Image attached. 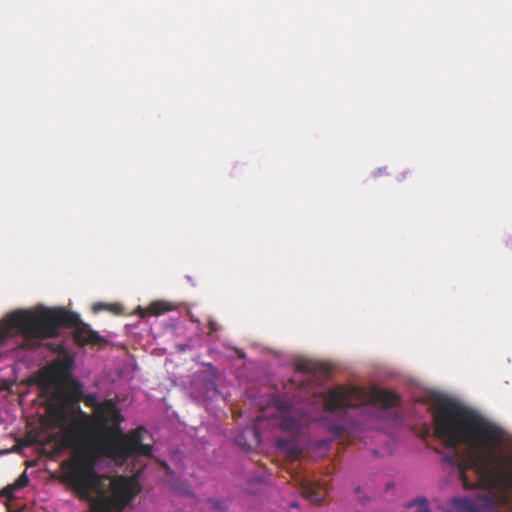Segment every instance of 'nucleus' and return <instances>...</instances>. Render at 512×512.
<instances>
[{
	"label": "nucleus",
	"mask_w": 512,
	"mask_h": 512,
	"mask_svg": "<svg viewBox=\"0 0 512 512\" xmlns=\"http://www.w3.org/2000/svg\"><path fill=\"white\" fill-rule=\"evenodd\" d=\"M300 485L303 496L309 499L312 503L320 504L324 500L326 491L321 486L304 478L301 479Z\"/></svg>",
	"instance_id": "7"
},
{
	"label": "nucleus",
	"mask_w": 512,
	"mask_h": 512,
	"mask_svg": "<svg viewBox=\"0 0 512 512\" xmlns=\"http://www.w3.org/2000/svg\"><path fill=\"white\" fill-rule=\"evenodd\" d=\"M453 504L459 511L469 512L473 509V503L468 498H455Z\"/></svg>",
	"instance_id": "11"
},
{
	"label": "nucleus",
	"mask_w": 512,
	"mask_h": 512,
	"mask_svg": "<svg viewBox=\"0 0 512 512\" xmlns=\"http://www.w3.org/2000/svg\"><path fill=\"white\" fill-rule=\"evenodd\" d=\"M316 417L302 409L287 407L279 411L274 419V424L282 431L291 433V437H278L276 439L277 449L289 459L296 460L302 454L298 435L301 430Z\"/></svg>",
	"instance_id": "5"
},
{
	"label": "nucleus",
	"mask_w": 512,
	"mask_h": 512,
	"mask_svg": "<svg viewBox=\"0 0 512 512\" xmlns=\"http://www.w3.org/2000/svg\"><path fill=\"white\" fill-rule=\"evenodd\" d=\"M16 490L17 489L14 487V485L12 483L0 491V497H5L8 500H12V499H14V493Z\"/></svg>",
	"instance_id": "16"
},
{
	"label": "nucleus",
	"mask_w": 512,
	"mask_h": 512,
	"mask_svg": "<svg viewBox=\"0 0 512 512\" xmlns=\"http://www.w3.org/2000/svg\"><path fill=\"white\" fill-rule=\"evenodd\" d=\"M244 435H250L252 436L253 438V443L252 444H249L247 445V448L250 449L253 445H259L260 444V434L259 432L257 431V429L255 428H246L244 431H243V434L240 436L239 439H241ZM240 444L241 443V440H238Z\"/></svg>",
	"instance_id": "13"
},
{
	"label": "nucleus",
	"mask_w": 512,
	"mask_h": 512,
	"mask_svg": "<svg viewBox=\"0 0 512 512\" xmlns=\"http://www.w3.org/2000/svg\"><path fill=\"white\" fill-rule=\"evenodd\" d=\"M87 404L94 408L91 419L78 406L79 416L62 430V445L76 450L77 454L64 464L67 471L61 480L80 500L89 503L88 512H122L139 493L138 484L132 479L118 477L111 482L110 496H106L95 466L103 457L122 463L132 457H149L152 445L143 443L147 433L143 426L123 432L121 424L125 418L112 399L101 403L94 401L93 404L88 400Z\"/></svg>",
	"instance_id": "1"
},
{
	"label": "nucleus",
	"mask_w": 512,
	"mask_h": 512,
	"mask_svg": "<svg viewBox=\"0 0 512 512\" xmlns=\"http://www.w3.org/2000/svg\"><path fill=\"white\" fill-rule=\"evenodd\" d=\"M326 415L321 417L326 429L336 438L341 437L350 427L349 410L367 404L384 409L396 406L400 398L387 390L373 389L366 392L357 386H337L319 395Z\"/></svg>",
	"instance_id": "4"
},
{
	"label": "nucleus",
	"mask_w": 512,
	"mask_h": 512,
	"mask_svg": "<svg viewBox=\"0 0 512 512\" xmlns=\"http://www.w3.org/2000/svg\"><path fill=\"white\" fill-rule=\"evenodd\" d=\"M60 326L74 328L72 337L78 346H96L105 342L103 337L81 320L79 314L63 307H40L35 310H16L2 320L0 322V347L9 338L21 335L23 337L22 348H36L41 340L56 337Z\"/></svg>",
	"instance_id": "3"
},
{
	"label": "nucleus",
	"mask_w": 512,
	"mask_h": 512,
	"mask_svg": "<svg viewBox=\"0 0 512 512\" xmlns=\"http://www.w3.org/2000/svg\"><path fill=\"white\" fill-rule=\"evenodd\" d=\"M55 395L56 398L63 404H78L83 398L82 386L79 382L72 380L68 388H58Z\"/></svg>",
	"instance_id": "6"
},
{
	"label": "nucleus",
	"mask_w": 512,
	"mask_h": 512,
	"mask_svg": "<svg viewBox=\"0 0 512 512\" xmlns=\"http://www.w3.org/2000/svg\"><path fill=\"white\" fill-rule=\"evenodd\" d=\"M121 307L117 304H109L104 302H97L93 305V311L95 313L107 310L113 313H118L120 311Z\"/></svg>",
	"instance_id": "12"
},
{
	"label": "nucleus",
	"mask_w": 512,
	"mask_h": 512,
	"mask_svg": "<svg viewBox=\"0 0 512 512\" xmlns=\"http://www.w3.org/2000/svg\"><path fill=\"white\" fill-rule=\"evenodd\" d=\"M29 478L27 476V473L24 471L13 483L14 487L19 490L21 488H24L28 485Z\"/></svg>",
	"instance_id": "14"
},
{
	"label": "nucleus",
	"mask_w": 512,
	"mask_h": 512,
	"mask_svg": "<svg viewBox=\"0 0 512 512\" xmlns=\"http://www.w3.org/2000/svg\"><path fill=\"white\" fill-rule=\"evenodd\" d=\"M433 424L435 435L452 449L465 445L471 453L466 460L447 455L454 465L459 459V477L466 490L484 488L491 494V505L512 501V455L495 448L502 442V430L473 409L445 397L436 396Z\"/></svg>",
	"instance_id": "2"
},
{
	"label": "nucleus",
	"mask_w": 512,
	"mask_h": 512,
	"mask_svg": "<svg viewBox=\"0 0 512 512\" xmlns=\"http://www.w3.org/2000/svg\"><path fill=\"white\" fill-rule=\"evenodd\" d=\"M209 329H210L211 333L216 332L219 330V326L214 320H210L209 321Z\"/></svg>",
	"instance_id": "17"
},
{
	"label": "nucleus",
	"mask_w": 512,
	"mask_h": 512,
	"mask_svg": "<svg viewBox=\"0 0 512 512\" xmlns=\"http://www.w3.org/2000/svg\"><path fill=\"white\" fill-rule=\"evenodd\" d=\"M299 371L314 377H327L330 369L326 364L314 361H302L297 365Z\"/></svg>",
	"instance_id": "8"
},
{
	"label": "nucleus",
	"mask_w": 512,
	"mask_h": 512,
	"mask_svg": "<svg viewBox=\"0 0 512 512\" xmlns=\"http://www.w3.org/2000/svg\"><path fill=\"white\" fill-rule=\"evenodd\" d=\"M174 309V306L166 301H156L153 302L150 307L149 311L152 315L159 316L162 315L168 311H172Z\"/></svg>",
	"instance_id": "10"
},
{
	"label": "nucleus",
	"mask_w": 512,
	"mask_h": 512,
	"mask_svg": "<svg viewBox=\"0 0 512 512\" xmlns=\"http://www.w3.org/2000/svg\"><path fill=\"white\" fill-rule=\"evenodd\" d=\"M206 392L205 395L208 398L214 397L216 394H218L217 386L214 380H209L206 382Z\"/></svg>",
	"instance_id": "15"
},
{
	"label": "nucleus",
	"mask_w": 512,
	"mask_h": 512,
	"mask_svg": "<svg viewBox=\"0 0 512 512\" xmlns=\"http://www.w3.org/2000/svg\"><path fill=\"white\" fill-rule=\"evenodd\" d=\"M406 512H432L426 498L418 497L407 506Z\"/></svg>",
	"instance_id": "9"
}]
</instances>
